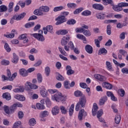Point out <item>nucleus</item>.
Returning a JSON list of instances; mask_svg holds the SVG:
<instances>
[{
	"instance_id": "27",
	"label": "nucleus",
	"mask_w": 128,
	"mask_h": 128,
	"mask_svg": "<svg viewBox=\"0 0 128 128\" xmlns=\"http://www.w3.org/2000/svg\"><path fill=\"white\" fill-rule=\"evenodd\" d=\"M2 96L4 98H6V100H10L12 98V96H10V94L9 93H4L2 94Z\"/></svg>"
},
{
	"instance_id": "17",
	"label": "nucleus",
	"mask_w": 128,
	"mask_h": 128,
	"mask_svg": "<svg viewBox=\"0 0 128 128\" xmlns=\"http://www.w3.org/2000/svg\"><path fill=\"white\" fill-rule=\"evenodd\" d=\"M52 112L54 116H56L60 112V108L58 106H55L52 108Z\"/></svg>"
},
{
	"instance_id": "49",
	"label": "nucleus",
	"mask_w": 128,
	"mask_h": 128,
	"mask_svg": "<svg viewBox=\"0 0 128 128\" xmlns=\"http://www.w3.org/2000/svg\"><path fill=\"white\" fill-rule=\"evenodd\" d=\"M84 10V8H81L76 9V10L74 11V14H80V12H82Z\"/></svg>"
},
{
	"instance_id": "45",
	"label": "nucleus",
	"mask_w": 128,
	"mask_h": 128,
	"mask_svg": "<svg viewBox=\"0 0 128 128\" xmlns=\"http://www.w3.org/2000/svg\"><path fill=\"white\" fill-rule=\"evenodd\" d=\"M49 114L50 113L48 112L46 110L41 112V116L42 118H46V116H48Z\"/></svg>"
},
{
	"instance_id": "33",
	"label": "nucleus",
	"mask_w": 128,
	"mask_h": 128,
	"mask_svg": "<svg viewBox=\"0 0 128 128\" xmlns=\"http://www.w3.org/2000/svg\"><path fill=\"white\" fill-rule=\"evenodd\" d=\"M36 108L38 110H44V108H46L44 105L41 104L40 103H37L36 104Z\"/></svg>"
},
{
	"instance_id": "41",
	"label": "nucleus",
	"mask_w": 128,
	"mask_h": 128,
	"mask_svg": "<svg viewBox=\"0 0 128 128\" xmlns=\"http://www.w3.org/2000/svg\"><path fill=\"white\" fill-rule=\"evenodd\" d=\"M14 92H24V88H16L13 90Z\"/></svg>"
},
{
	"instance_id": "55",
	"label": "nucleus",
	"mask_w": 128,
	"mask_h": 128,
	"mask_svg": "<svg viewBox=\"0 0 128 128\" xmlns=\"http://www.w3.org/2000/svg\"><path fill=\"white\" fill-rule=\"evenodd\" d=\"M34 14L36 16H42L44 14L42 12H40V10H36L34 11Z\"/></svg>"
},
{
	"instance_id": "2",
	"label": "nucleus",
	"mask_w": 128,
	"mask_h": 128,
	"mask_svg": "<svg viewBox=\"0 0 128 128\" xmlns=\"http://www.w3.org/2000/svg\"><path fill=\"white\" fill-rule=\"evenodd\" d=\"M86 96L82 97L76 106V110L78 112V110L82 108H84V106H86Z\"/></svg>"
},
{
	"instance_id": "43",
	"label": "nucleus",
	"mask_w": 128,
	"mask_h": 128,
	"mask_svg": "<svg viewBox=\"0 0 128 128\" xmlns=\"http://www.w3.org/2000/svg\"><path fill=\"white\" fill-rule=\"evenodd\" d=\"M58 48L59 52H60L62 54L63 56H66V50H64V48L60 46H59Z\"/></svg>"
},
{
	"instance_id": "12",
	"label": "nucleus",
	"mask_w": 128,
	"mask_h": 128,
	"mask_svg": "<svg viewBox=\"0 0 128 128\" xmlns=\"http://www.w3.org/2000/svg\"><path fill=\"white\" fill-rule=\"evenodd\" d=\"M102 88H104L107 90H112V85L108 82H104L102 83Z\"/></svg>"
},
{
	"instance_id": "30",
	"label": "nucleus",
	"mask_w": 128,
	"mask_h": 128,
	"mask_svg": "<svg viewBox=\"0 0 128 128\" xmlns=\"http://www.w3.org/2000/svg\"><path fill=\"white\" fill-rule=\"evenodd\" d=\"M74 104H72L70 106V108L69 110V116H72L74 114Z\"/></svg>"
},
{
	"instance_id": "62",
	"label": "nucleus",
	"mask_w": 128,
	"mask_h": 128,
	"mask_svg": "<svg viewBox=\"0 0 128 128\" xmlns=\"http://www.w3.org/2000/svg\"><path fill=\"white\" fill-rule=\"evenodd\" d=\"M75 30L76 32H80V34H82V32H84V28H76Z\"/></svg>"
},
{
	"instance_id": "26",
	"label": "nucleus",
	"mask_w": 128,
	"mask_h": 128,
	"mask_svg": "<svg viewBox=\"0 0 128 128\" xmlns=\"http://www.w3.org/2000/svg\"><path fill=\"white\" fill-rule=\"evenodd\" d=\"M121 120H122V117L120 116V114L116 115L114 118L115 124H118L120 122Z\"/></svg>"
},
{
	"instance_id": "7",
	"label": "nucleus",
	"mask_w": 128,
	"mask_h": 128,
	"mask_svg": "<svg viewBox=\"0 0 128 128\" xmlns=\"http://www.w3.org/2000/svg\"><path fill=\"white\" fill-rule=\"evenodd\" d=\"M70 36H63L61 40L62 46H66L68 44V42H70Z\"/></svg>"
},
{
	"instance_id": "39",
	"label": "nucleus",
	"mask_w": 128,
	"mask_h": 128,
	"mask_svg": "<svg viewBox=\"0 0 128 128\" xmlns=\"http://www.w3.org/2000/svg\"><path fill=\"white\" fill-rule=\"evenodd\" d=\"M56 78L58 80H59L60 82H64V78L60 74H58V75L56 76Z\"/></svg>"
},
{
	"instance_id": "10",
	"label": "nucleus",
	"mask_w": 128,
	"mask_h": 128,
	"mask_svg": "<svg viewBox=\"0 0 128 128\" xmlns=\"http://www.w3.org/2000/svg\"><path fill=\"white\" fill-rule=\"evenodd\" d=\"M26 14V12H22L21 14L18 15L16 16V15L14 16L12 18V20H22L24 18V16Z\"/></svg>"
},
{
	"instance_id": "63",
	"label": "nucleus",
	"mask_w": 128,
	"mask_h": 128,
	"mask_svg": "<svg viewBox=\"0 0 128 128\" xmlns=\"http://www.w3.org/2000/svg\"><path fill=\"white\" fill-rule=\"evenodd\" d=\"M67 6L68 8H76V4L74 3H68Z\"/></svg>"
},
{
	"instance_id": "32",
	"label": "nucleus",
	"mask_w": 128,
	"mask_h": 128,
	"mask_svg": "<svg viewBox=\"0 0 128 128\" xmlns=\"http://www.w3.org/2000/svg\"><path fill=\"white\" fill-rule=\"evenodd\" d=\"M76 21L74 19L69 20L66 22L67 24H68L70 26V25L74 26V24H76Z\"/></svg>"
},
{
	"instance_id": "8",
	"label": "nucleus",
	"mask_w": 128,
	"mask_h": 128,
	"mask_svg": "<svg viewBox=\"0 0 128 128\" xmlns=\"http://www.w3.org/2000/svg\"><path fill=\"white\" fill-rule=\"evenodd\" d=\"M7 75L8 78V80L10 81L14 80V78H16V76H18V74L16 72H15L13 74L12 76V73L10 72V70H8L7 71Z\"/></svg>"
},
{
	"instance_id": "36",
	"label": "nucleus",
	"mask_w": 128,
	"mask_h": 128,
	"mask_svg": "<svg viewBox=\"0 0 128 128\" xmlns=\"http://www.w3.org/2000/svg\"><path fill=\"white\" fill-rule=\"evenodd\" d=\"M64 8L62 6H59L54 8L53 10L55 12H60V10H62Z\"/></svg>"
},
{
	"instance_id": "60",
	"label": "nucleus",
	"mask_w": 128,
	"mask_h": 128,
	"mask_svg": "<svg viewBox=\"0 0 128 128\" xmlns=\"http://www.w3.org/2000/svg\"><path fill=\"white\" fill-rule=\"evenodd\" d=\"M4 110L7 114H10V108L7 106H4Z\"/></svg>"
},
{
	"instance_id": "23",
	"label": "nucleus",
	"mask_w": 128,
	"mask_h": 128,
	"mask_svg": "<svg viewBox=\"0 0 128 128\" xmlns=\"http://www.w3.org/2000/svg\"><path fill=\"white\" fill-rule=\"evenodd\" d=\"M14 98L20 102H24L26 100V97L22 95H16L14 96Z\"/></svg>"
},
{
	"instance_id": "35",
	"label": "nucleus",
	"mask_w": 128,
	"mask_h": 128,
	"mask_svg": "<svg viewBox=\"0 0 128 128\" xmlns=\"http://www.w3.org/2000/svg\"><path fill=\"white\" fill-rule=\"evenodd\" d=\"M32 83L30 82H26L25 84V88L27 90H30V86H32Z\"/></svg>"
},
{
	"instance_id": "31",
	"label": "nucleus",
	"mask_w": 128,
	"mask_h": 128,
	"mask_svg": "<svg viewBox=\"0 0 128 128\" xmlns=\"http://www.w3.org/2000/svg\"><path fill=\"white\" fill-rule=\"evenodd\" d=\"M92 14V12L88 10H86L82 12V16H90Z\"/></svg>"
},
{
	"instance_id": "18",
	"label": "nucleus",
	"mask_w": 128,
	"mask_h": 128,
	"mask_svg": "<svg viewBox=\"0 0 128 128\" xmlns=\"http://www.w3.org/2000/svg\"><path fill=\"white\" fill-rule=\"evenodd\" d=\"M96 16L98 20H104L106 14L104 13H97Z\"/></svg>"
},
{
	"instance_id": "24",
	"label": "nucleus",
	"mask_w": 128,
	"mask_h": 128,
	"mask_svg": "<svg viewBox=\"0 0 128 128\" xmlns=\"http://www.w3.org/2000/svg\"><path fill=\"white\" fill-rule=\"evenodd\" d=\"M40 12H50V8L47 6H42L39 8Z\"/></svg>"
},
{
	"instance_id": "28",
	"label": "nucleus",
	"mask_w": 128,
	"mask_h": 128,
	"mask_svg": "<svg viewBox=\"0 0 128 128\" xmlns=\"http://www.w3.org/2000/svg\"><path fill=\"white\" fill-rule=\"evenodd\" d=\"M4 48L5 50H6L7 52H10V51L12 50V48H10V45H8V44L5 43L4 45Z\"/></svg>"
},
{
	"instance_id": "59",
	"label": "nucleus",
	"mask_w": 128,
	"mask_h": 128,
	"mask_svg": "<svg viewBox=\"0 0 128 128\" xmlns=\"http://www.w3.org/2000/svg\"><path fill=\"white\" fill-rule=\"evenodd\" d=\"M74 96H82V93L80 90H76L74 92Z\"/></svg>"
},
{
	"instance_id": "20",
	"label": "nucleus",
	"mask_w": 128,
	"mask_h": 128,
	"mask_svg": "<svg viewBox=\"0 0 128 128\" xmlns=\"http://www.w3.org/2000/svg\"><path fill=\"white\" fill-rule=\"evenodd\" d=\"M108 100V97L104 96L100 100L99 104L100 106H104L106 102Z\"/></svg>"
},
{
	"instance_id": "57",
	"label": "nucleus",
	"mask_w": 128,
	"mask_h": 128,
	"mask_svg": "<svg viewBox=\"0 0 128 128\" xmlns=\"http://www.w3.org/2000/svg\"><path fill=\"white\" fill-rule=\"evenodd\" d=\"M77 38H78L79 40H86V36H84L82 34H78L76 35Z\"/></svg>"
},
{
	"instance_id": "40",
	"label": "nucleus",
	"mask_w": 128,
	"mask_h": 128,
	"mask_svg": "<svg viewBox=\"0 0 128 128\" xmlns=\"http://www.w3.org/2000/svg\"><path fill=\"white\" fill-rule=\"evenodd\" d=\"M13 8H14V2H10L8 4V12H12Z\"/></svg>"
},
{
	"instance_id": "16",
	"label": "nucleus",
	"mask_w": 128,
	"mask_h": 128,
	"mask_svg": "<svg viewBox=\"0 0 128 128\" xmlns=\"http://www.w3.org/2000/svg\"><path fill=\"white\" fill-rule=\"evenodd\" d=\"M16 30H12L10 34H4V36L7 38H14V34H16Z\"/></svg>"
},
{
	"instance_id": "29",
	"label": "nucleus",
	"mask_w": 128,
	"mask_h": 128,
	"mask_svg": "<svg viewBox=\"0 0 128 128\" xmlns=\"http://www.w3.org/2000/svg\"><path fill=\"white\" fill-rule=\"evenodd\" d=\"M40 94L44 98L48 96V92L46 90V88H43L40 90Z\"/></svg>"
},
{
	"instance_id": "58",
	"label": "nucleus",
	"mask_w": 128,
	"mask_h": 128,
	"mask_svg": "<svg viewBox=\"0 0 128 128\" xmlns=\"http://www.w3.org/2000/svg\"><path fill=\"white\" fill-rule=\"evenodd\" d=\"M118 22V20H106L104 22L105 24H110V22L112 24H114Z\"/></svg>"
},
{
	"instance_id": "37",
	"label": "nucleus",
	"mask_w": 128,
	"mask_h": 128,
	"mask_svg": "<svg viewBox=\"0 0 128 128\" xmlns=\"http://www.w3.org/2000/svg\"><path fill=\"white\" fill-rule=\"evenodd\" d=\"M36 124V119H34V118H32L29 120L30 126H34Z\"/></svg>"
},
{
	"instance_id": "46",
	"label": "nucleus",
	"mask_w": 128,
	"mask_h": 128,
	"mask_svg": "<svg viewBox=\"0 0 128 128\" xmlns=\"http://www.w3.org/2000/svg\"><path fill=\"white\" fill-rule=\"evenodd\" d=\"M83 34L86 36H92V33L90 31L88 30H84Z\"/></svg>"
},
{
	"instance_id": "50",
	"label": "nucleus",
	"mask_w": 128,
	"mask_h": 128,
	"mask_svg": "<svg viewBox=\"0 0 128 128\" xmlns=\"http://www.w3.org/2000/svg\"><path fill=\"white\" fill-rule=\"evenodd\" d=\"M118 92L120 96H124V94H126L124 89H119L118 90Z\"/></svg>"
},
{
	"instance_id": "1",
	"label": "nucleus",
	"mask_w": 128,
	"mask_h": 128,
	"mask_svg": "<svg viewBox=\"0 0 128 128\" xmlns=\"http://www.w3.org/2000/svg\"><path fill=\"white\" fill-rule=\"evenodd\" d=\"M48 92L49 94H55L52 96V100H54L55 102H62L63 104H66V96H64L62 94L59 92L56 89H49L48 90Z\"/></svg>"
},
{
	"instance_id": "44",
	"label": "nucleus",
	"mask_w": 128,
	"mask_h": 128,
	"mask_svg": "<svg viewBox=\"0 0 128 128\" xmlns=\"http://www.w3.org/2000/svg\"><path fill=\"white\" fill-rule=\"evenodd\" d=\"M107 34L108 36H110V34H112V26H110V24H108L107 26Z\"/></svg>"
},
{
	"instance_id": "9",
	"label": "nucleus",
	"mask_w": 128,
	"mask_h": 128,
	"mask_svg": "<svg viewBox=\"0 0 128 128\" xmlns=\"http://www.w3.org/2000/svg\"><path fill=\"white\" fill-rule=\"evenodd\" d=\"M92 8H94V10H104V6L102 5V4H94L92 5Z\"/></svg>"
},
{
	"instance_id": "61",
	"label": "nucleus",
	"mask_w": 128,
	"mask_h": 128,
	"mask_svg": "<svg viewBox=\"0 0 128 128\" xmlns=\"http://www.w3.org/2000/svg\"><path fill=\"white\" fill-rule=\"evenodd\" d=\"M26 38H28V34H22V35H20L18 37V38H19V40H24V39Z\"/></svg>"
},
{
	"instance_id": "52",
	"label": "nucleus",
	"mask_w": 128,
	"mask_h": 128,
	"mask_svg": "<svg viewBox=\"0 0 128 128\" xmlns=\"http://www.w3.org/2000/svg\"><path fill=\"white\" fill-rule=\"evenodd\" d=\"M1 64H2V66H8V64H10V61L4 60L1 62Z\"/></svg>"
},
{
	"instance_id": "54",
	"label": "nucleus",
	"mask_w": 128,
	"mask_h": 128,
	"mask_svg": "<svg viewBox=\"0 0 128 128\" xmlns=\"http://www.w3.org/2000/svg\"><path fill=\"white\" fill-rule=\"evenodd\" d=\"M80 86L82 88H88V84H86L85 82H80Z\"/></svg>"
},
{
	"instance_id": "22",
	"label": "nucleus",
	"mask_w": 128,
	"mask_h": 128,
	"mask_svg": "<svg viewBox=\"0 0 128 128\" xmlns=\"http://www.w3.org/2000/svg\"><path fill=\"white\" fill-rule=\"evenodd\" d=\"M114 4V0H104V2L103 3L104 6H108V4H110L111 6H112Z\"/></svg>"
},
{
	"instance_id": "13",
	"label": "nucleus",
	"mask_w": 128,
	"mask_h": 128,
	"mask_svg": "<svg viewBox=\"0 0 128 128\" xmlns=\"http://www.w3.org/2000/svg\"><path fill=\"white\" fill-rule=\"evenodd\" d=\"M85 50L86 52H87L88 54H92V52H94V49L92 48V46L90 44L86 45L85 47Z\"/></svg>"
},
{
	"instance_id": "38",
	"label": "nucleus",
	"mask_w": 128,
	"mask_h": 128,
	"mask_svg": "<svg viewBox=\"0 0 128 128\" xmlns=\"http://www.w3.org/2000/svg\"><path fill=\"white\" fill-rule=\"evenodd\" d=\"M60 110H61L62 113L63 114H66L68 112V110H66V107L64 106H60Z\"/></svg>"
},
{
	"instance_id": "47",
	"label": "nucleus",
	"mask_w": 128,
	"mask_h": 128,
	"mask_svg": "<svg viewBox=\"0 0 128 128\" xmlns=\"http://www.w3.org/2000/svg\"><path fill=\"white\" fill-rule=\"evenodd\" d=\"M64 86L65 88L66 89H70V82L68 80H66L64 82Z\"/></svg>"
},
{
	"instance_id": "3",
	"label": "nucleus",
	"mask_w": 128,
	"mask_h": 128,
	"mask_svg": "<svg viewBox=\"0 0 128 128\" xmlns=\"http://www.w3.org/2000/svg\"><path fill=\"white\" fill-rule=\"evenodd\" d=\"M44 32L42 30H39V33H35L33 34H31V36H33L38 40H40V42L44 41V37L42 36V34Z\"/></svg>"
},
{
	"instance_id": "64",
	"label": "nucleus",
	"mask_w": 128,
	"mask_h": 128,
	"mask_svg": "<svg viewBox=\"0 0 128 128\" xmlns=\"http://www.w3.org/2000/svg\"><path fill=\"white\" fill-rule=\"evenodd\" d=\"M122 74H128V68H124L122 69Z\"/></svg>"
},
{
	"instance_id": "5",
	"label": "nucleus",
	"mask_w": 128,
	"mask_h": 128,
	"mask_svg": "<svg viewBox=\"0 0 128 128\" xmlns=\"http://www.w3.org/2000/svg\"><path fill=\"white\" fill-rule=\"evenodd\" d=\"M56 20L57 22L56 23V26H58L59 24H62L64 22H66V16H59L56 19Z\"/></svg>"
},
{
	"instance_id": "6",
	"label": "nucleus",
	"mask_w": 128,
	"mask_h": 128,
	"mask_svg": "<svg viewBox=\"0 0 128 128\" xmlns=\"http://www.w3.org/2000/svg\"><path fill=\"white\" fill-rule=\"evenodd\" d=\"M88 116L86 112L84 111V109H82L78 115V118L79 120H82V118H86Z\"/></svg>"
},
{
	"instance_id": "15",
	"label": "nucleus",
	"mask_w": 128,
	"mask_h": 128,
	"mask_svg": "<svg viewBox=\"0 0 128 128\" xmlns=\"http://www.w3.org/2000/svg\"><path fill=\"white\" fill-rule=\"evenodd\" d=\"M66 70H67L68 76H71V74H74V70H72V66H66Z\"/></svg>"
},
{
	"instance_id": "19",
	"label": "nucleus",
	"mask_w": 128,
	"mask_h": 128,
	"mask_svg": "<svg viewBox=\"0 0 128 128\" xmlns=\"http://www.w3.org/2000/svg\"><path fill=\"white\" fill-rule=\"evenodd\" d=\"M98 105L94 103L93 105V108L92 110V114L94 116L96 114V112H98Z\"/></svg>"
},
{
	"instance_id": "51",
	"label": "nucleus",
	"mask_w": 128,
	"mask_h": 128,
	"mask_svg": "<svg viewBox=\"0 0 128 128\" xmlns=\"http://www.w3.org/2000/svg\"><path fill=\"white\" fill-rule=\"evenodd\" d=\"M22 122H20V121H18L14 124V126L12 128H18V126H20Z\"/></svg>"
},
{
	"instance_id": "25",
	"label": "nucleus",
	"mask_w": 128,
	"mask_h": 128,
	"mask_svg": "<svg viewBox=\"0 0 128 128\" xmlns=\"http://www.w3.org/2000/svg\"><path fill=\"white\" fill-rule=\"evenodd\" d=\"M19 74L22 76H28V72L26 69L22 68L19 70Z\"/></svg>"
},
{
	"instance_id": "53",
	"label": "nucleus",
	"mask_w": 128,
	"mask_h": 128,
	"mask_svg": "<svg viewBox=\"0 0 128 128\" xmlns=\"http://www.w3.org/2000/svg\"><path fill=\"white\" fill-rule=\"evenodd\" d=\"M50 67L47 66L45 68V74L46 76H50Z\"/></svg>"
},
{
	"instance_id": "48",
	"label": "nucleus",
	"mask_w": 128,
	"mask_h": 128,
	"mask_svg": "<svg viewBox=\"0 0 128 128\" xmlns=\"http://www.w3.org/2000/svg\"><path fill=\"white\" fill-rule=\"evenodd\" d=\"M37 78L38 82L40 84V82H42V74H37Z\"/></svg>"
},
{
	"instance_id": "56",
	"label": "nucleus",
	"mask_w": 128,
	"mask_h": 128,
	"mask_svg": "<svg viewBox=\"0 0 128 128\" xmlns=\"http://www.w3.org/2000/svg\"><path fill=\"white\" fill-rule=\"evenodd\" d=\"M46 104L48 108H50V106H52V102H50V98H46Z\"/></svg>"
},
{
	"instance_id": "4",
	"label": "nucleus",
	"mask_w": 128,
	"mask_h": 128,
	"mask_svg": "<svg viewBox=\"0 0 128 128\" xmlns=\"http://www.w3.org/2000/svg\"><path fill=\"white\" fill-rule=\"evenodd\" d=\"M43 30L45 34H48V32H50L51 34H54V27L52 25H48L46 27L43 28Z\"/></svg>"
},
{
	"instance_id": "42",
	"label": "nucleus",
	"mask_w": 128,
	"mask_h": 128,
	"mask_svg": "<svg viewBox=\"0 0 128 128\" xmlns=\"http://www.w3.org/2000/svg\"><path fill=\"white\" fill-rule=\"evenodd\" d=\"M8 8L4 5H2L0 6V12H6Z\"/></svg>"
},
{
	"instance_id": "34",
	"label": "nucleus",
	"mask_w": 128,
	"mask_h": 128,
	"mask_svg": "<svg viewBox=\"0 0 128 128\" xmlns=\"http://www.w3.org/2000/svg\"><path fill=\"white\" fill-rule=\"evenodd\" d=\"M34 26V22H30L25 24V28H32Z\"/></svg>"
},
{
	"instance_id": "11",
	"label": "nucleus",
	"mask_w": 128,
	"mask_h": 128,
	"mask_svg": "<svg viewBox=\"0 0 128 128\" xmlns=\"http://www.w3.org/2000/svg\"><path fill=\"white\" fill-rule=\"evenodd\" d=\"M112 8L114 12H122V6H120V3H118V5L114 4V6H112Z\"/></svg>"
},
{
	"instance_id": "14",
	"label": "nucleus",
	"mask_w": 128,
	"mask_h": 128,
	"mask_svg": "<svg viewBox=\"0 0 128 128\" xmlns=\"http://www.w3.org/2000/svg\"><path fill=\"white\" fill-rule=\"evenodd\" d=\"M20 58H18V56L16 55V53H13V57L12 60V62L13 64H16L18 62Z\"/></svg>"
},
{
	"instance_id": "21",
	"label": "nucleus",
	"mask_w": 128,
	"mask_h": 128,
	"mask_svg": "<svg viewBox=\"0 0 128 128\" xmlns=\"http://www.w3.org/2000/svg\"><path fill=\"white\" fill-rule=\"evenodd\" d=\"M108 54V50L105 49V48H101L100 49L98 52V56L102 54L103 56H106Z\"/></svg>"
}]
</instances>
